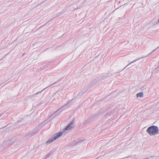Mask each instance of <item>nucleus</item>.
Wrapping results in <instances>:
<instances>
[{"instance_id":"7ed1b4c3","label":"nucleus","mask_w":159,"mask_h":159,"mask_svg":"<svg viewBox=\"0 0 159 159\" xmlns=\"http://www.w3.org/2000/svg\"><path fill=\"white\" fill-rule=\"evenodd\" d=\"M75 126L74 121V120H73L69 123L67 126L63 130V133L66 134L71 130Z\"/></svg>"},{"instance_id":"9b49d317","label":"nucleus","mask_w":159,"mask_h":159,"mask_svg":"<svg viewBox=\"0 0 159 159\" xmlns=\"http://www.w3.org/2000/svg\"><path fill=\"white\" fill-rule=\"evenodd\" d=\"M158 69H159V66L157 67Z\"/></svg>"},{"instance_id":"ddd939ff","label":"nucleus","mask_w":159,"mask_h":159,"mask_svg":"<svg viewBox=\"0 0 159 159\" xmlns=\"http://www.w3.org/2000/svg\"><path fill=\"white\" fill-rule=\"evenodd\" d=\"M75 10V9H72V10Z\"/></svg>"},{"instance_id":"423d86ee","label":"nucleus","mask_w":159,"mask_h":159,"mask_svg":"<svg viewBox=\"0 0 159 159\" xmlns=\"http://www.w3.org/2000/svg\"><path fill=\"white\" fill-rule=\"evenodd\" d=\"M83 140H80L76 139L73 140L70 143V146H75L77 144H78L79 143L81 142H83Z\"/></svg>"},{"instance_id":"39448f33","label":"nucleus","mask_w":159,"mask_h":159,"mask_svg":"<svg viewBox=\"0 0 159 159\" xmlns=\"http://www.w3.org/2000/svg\"><path fill=\"white\" fill-rule=\"evenodd\" d=\"M15 142V141L14 139H10L4 141L3 143L2 144L3 145H6L7 146L12 144Z\"/></svg>"},{"instance_id":"9d476101","label":"nucleus","mask_w":159,"mask_h":159,"mask_svg":"<svg viewBox=\"0 0 159 159\" xmlns=\"http://www.w3.org/2000/svg\"><path fill=\"white\" fill-rule=\"evenodd\" d=\"M73 7V6H70L71 9H72V8Z\"/></svg>"},{"instance_id":"f8f14e48","label":"nucleus","mask_w":159,"mask_h":159,"mask_svg":"<svg viewBox=\"0 0 159 159\" xmlns=\"http://www.w3.org/2000/svg\"><path fill=\"white\" fill-rule=\"evenodd\" d=\"M158 21L159 23V19L158 20Z\"/></svg>"},{"instance_id":"1a4fd4ad","label":"nucleus","mask_w":159,"mask_h":159,"mask_svg":"<svg viewBox=\"0 0 159 159\" xmlns=\"http://www.w3.org/2000/svg\"><path fill=\"white\" fill-rule=\"evenodd\" d=\"M132 61V62H130L129 64L126 67H125L124 68V69H125V68L126 67H128L130 64H131V63H133L135 61Z\"/></svg>"},{"instance_id":"f257e3e1","label":"nucleus","mask_w":159,"mask_h":159,"mask_svg":"<svg viewBox=\"0 0 159 159\" xmlns=\"http://www.w3.org/2000/svg\"><path fill=\"white\" fill-rule=\"evenodd\" d=\"M146 132L151 136H155L158 134L159 129L157 126L152 125L147 129Z\"/></svg>"},{"instance_id":"f03ea898","label":"nucleus","mask_w":159,"mask_h":159,"mask_svg":"<svg viewBox=\"0 0 159 159\" xmlns=\"http://www.w3.org/2000/svg\"><path fill=\"white\" fill-rule=\"evenodd\" d=\"M115 113L113 110L110 111L106 113V114L103 118L104 122L107 123L114 116Z\"/></svg>"},{"instance_id":"0eeeda50","label":"nucleus","mask_w":159,"mask_h":159,"mask_svg":"<svg viewBox=\"0 0 159 159\" xmlns=\"http://www.w3.org/2000/svg\"><path fill=\"white\" fill-rule=\"evenodd\" d=\"M107 76L106 75H101L99 76L96 79V80L98 81H100L104 79H105Z\"/></svg>"},{"instance_id":"6e6552de","label":"nucleus","mask_w":159,"mask_h":159,"mask_svg":"<svg viewBox=\"0 0 159 159\" xmlns=\"http://www.w3.org/2000/svg\"><path fill=\"white\" fill-rule=\"evenodd\" d=\"M136 95L138 98H143V92L138 93Z\"/></svg>"},{"instance_id":"20e7f679","label":"nucleus","mask_w":159,"mask_h":159,"mask_svg":"<svg viewBox=\"0 0 159 159\" xmlns=\"http://www.w3.org/2000/svg\"><path fill=\"white\" fill-rule=\"evenodd\" d=\"M62 134V132H60L57 133L54 135H53L52 137L50 139H48L45 143L47 144H48L52 142L54 140L56 139L59 137H61Z\"/></svg>"}]
</instances>
